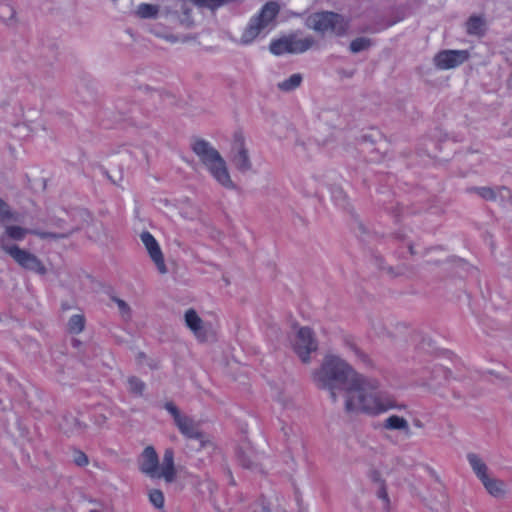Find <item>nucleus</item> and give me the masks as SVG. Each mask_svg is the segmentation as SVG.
Segmentation results:
<instances>
[{
    "instance_id": "obj_1",
    "label": "nucleus",
    "mask_w": 512,
    "mask_h": 512,
    "mask_svg": "<svg viewBox=\"0 0 512 512\" xmlns=\"http://www.w3.org/2000/svg\"><path fill=\"white\" fill-rule=\"evenodd\" d=\"M315 385L329 393L333 402L340 395L345 398L347 413L378 415L389 409H406L384 399L377 391L378 383L358 374L345 360L336 355H326L318 369L312 374Z\"/></svg>"
},
{
    "instance_id": "obj_2",
    "label": "nucleus",
    "mask_w": 512,
    "mask_h": 512,
    "mask_svg": "<svg viewBox=\"0 0 512 512\" xmlns=\"http://www.w3.org/2000/svg\"><path fill=\"white\" fill-rule=\"evenodd\" d=\"M191 149L220 185L227 189L236 187L230 177L225 160L208 141L195 139L191 144Z\"/></svg>"
},
{
    "instance_id": "obj_3",
    "label": "nucleus",
    "mask_w": 512,
    "mask_h": 512,
    "mask_svg": "<svg viewBox=\"0 0 512 512\" xmlns=\"http://www.w3.org/2000/svg\"><path fill=\"white\" fill-rule=\"evenodd\" d=\"M306 25L319 33H332L343 35L347 29L344 18L333 12H318L310 15L306 19Z\"/></svg>"
},
{
    "instance_id": "obj_4",
    "label": "nucleus",
    "mask_w": 512,
    "mask_h": 512,
    "mask_svg": "<svg viewBox=\"0 0 512 512\" xmlns=\"http://www.w3.org/2000/svg\"><path fill=\"white\" fill-rule=\"evenodd\" d=\"M0 247L22 268L36 272L40 275H44L47 272L42 261L36 255L25 249H21L17 245L7 243L6 236H0Z\"/></svg>"
},
{
    "instance_id": "obj_5",
    "label": "nucleus",
    "mask_w": 512,
    "mask_h": 512,
    "mask_svg": "<svg viewBox=\"0 0 512 512\" xmlns=\"http://www.w3.org/2000/svg\"><path fill=\"white\" fill-rule=\"evenodd\" d=\"M313 37L298 38L296 34L284 36L270 43V52L274 55L304 53L315 45Z\"/></svg>"
},
{
    "instance_id": "obj_6",
    "label": "nucleus",
    "mask_w": 512,
    "mask_h": 512,
    "mask_svg": "<svg viewBox=\"0 0 512 512\" xmlns=\"http://www.w3.org/2000/svg\"><path fill=\"white\" fill-rule=\"evenodd\" d=\"M165 409L173 416L174 423L179 431L190 439H197L201 442V446L205 445L204 435L199 430L196 422L190 417L180 413L179 409L173 402H167Z\"/></svg>"
},
{
    "instance_id": "obj_7",
    "label": "nucleus",
    "mask_w": 512,
    "mask_h": 512,
    "mask_svg": "<svg viewBox=\"0 0 512 512\" xmlns=\"http://www.w3.org/2000/svg\"><path fill=\"white\" fill-rule=\"evenodd\" d=\"M230 160L234 167L241 173H246L252 168L249 149L246 146L242 132H235L233 135Z\"/></svg>"
},
{
    "instance_id": "obj_8",
    "label": "nucleus",
    "mask_w": 512,
    "mask_h": 512,
    "mask_svg": "<svg viewBox=\"0 0 512 512\" xmlns=\"http://www.w3.org/2000/svg\"><path fill=\"white\" fill-rule=\"evenodd\" d=\"M293 347L302 362L308 363L310 361L309 355L316 352L318 349V342L313 331L308 327L300 328L297 332Z\"/></svg>"
},
{
    "instance_id": "obj_9",
    "label": "nucleus",
    "mask_w": 512,
    "mask_h": 512,
    "mask_svg": "<svg viewBox=\"0 0 512 512\" xmlns=\"http://www.w3.org/2000/svg\"><path fill=\"white\" fill-rule=\"evenodd\" d=\"M468 58L469 53L466 50H443L434 56L433 62L438 69L448 70L460 66Z\"/></svg>"
},
{
    "instance_id": "obj_10",
    "label": "nucleus",
    "mask_w": 512,
    "mask_h": 512,
    "mask_svg": "<svg viewBox=\"0 0 512 512\" xmlns=\"http://www.w3.org/2000/svg\"><path fill=\"white\" fill-rule=\"evenodd\" d=\"M140 239L158 271L161 274H166L168 270L164 261V256L154 236L151 233L144 231L140 234Z\"/></svg>"
},
{
    "instance_id": "obj_11",
    "label": "nucleus",
    "mask_w": 512,
    "mask_h": 512,
    "mask_svg": "<svg viewBox=\"0 0 512 512\" xmlns=\"http://www.w3.org/2000/svg\"><path fill=\"white\" fill-rule=\"evenodd\" d=\"M139 469L151 478H158L159 459L155 449L147 446L139 458Z\"/></svg>"
},
{
    "instance_id": "obj_12",
    "label": "nucleus",
    "mask_w": 512,
    "mask_h": 512,
    "mask_svg": "<svg viewBox=\"0 0 512 512\" xmlns=\"http://www.w3.org/2000/svg\"><path fill=\"white\" fill-rule=\"evenodd\" d=\"M185 323L200 341L207 340V330L203 326L202 319L195 310L189 309L185 313Z\"/></svg>"
},
{
    "instance_id": "obj_13",
    "label": "nucleus",
    "mask_w": 512,
    "mask_h": 512,
    "mask_svg": "<svg viewBox=\"0 0 512 512\" xmlns=\"http://www.w3.org/2000/svg\"><path fill=\"white\" fill-rule=\"evenodd\" d=\"M176 470L174 467V452L172 449H166L162 459V465L159 469L158 478H164L166 482L171 483L175 480Z\"/></svg>"
},
{
    "instance_id": "obj_14",
    "label": "nucleus",
    "mask_w": 512,
    "mask_h": 512,
    "mask_svg": "<svg viewBox=\"0 0 512 512\" xmlns=\"http://www.w3.org/2000/svg\"><path fill=\"white\" fill-rule=\"evenodd\" d=\"M382 427L388 431H399L402 432L406 437L412 435L409 423L407 419L398 415L388 416L382 423Z\"/></svg>"
},
{
    "instance_id": "obj_15",
    "label": "nucleus",
    "mask_w": 512,
    "mask_h": 512,
    "mask_svg": "<svg viewBox=\"0 0 512 512\" xmlns=\"http://www.w3.org/2000/svg\"><path fill=\"white\" fill-rule=\"evenodd\" d=\"M278 12V5L274 2H269L263 6L259 15L254 18L267 29L277 16Z\"/></svg>"
},
{
    "instance_id": "obj_16",
    "label": "nucleus",
    "mask_w": 512,
    "mask_h": 512,
    "mask_svg": "<svg viewBox=\"0 0 512 512\" xmlns=\"http://www.w3.org/2000/svg\"><path fill=\"white\" fill-rule=\"evenodd\" d=\"M265 29L266 28L264 27V25H262L259 21H257L253 17L251 19L250 23L248 24V26L246 27V29L244 30V32L241 36L240 42L245 45L250 44Z\"/></svg>"
},
{
    "instance_id": "obj_17",
    "label": "nucleus",
    "mask_w": 512,
    "mask_h": 512,
    "mask_svg": "<svg viewBox=\"0 0 512 512\" xmlns=\"http://www.w3.org/2000/svg\"><path fill=\"white\" fill-rule=\"evenodd\" d=\"M486 30V21L484 17L472 15L466 22V32L472 36H483Z\"/></svg>"
},
{
    "instance_id": "obj_18",
    "label": "nucleus",
    "mask_w": 512,
    "mask_h": 512,
    "mask_svg": "<svg viewBox=\"0 0 512 512\" xmlns=\"http://www.w3.org/2000/svg\"><path fill=\"white\" fill-rule=\"evenodd\" d=\"M60 425L66 434L82 433L87 427L85 423L72 415L64 416Z\"/></svg>"
},
{
    "instance_id": "obj_19",
    "label": "nucleus",
    "mask_w": 512,
    "mask_h": 512,
    "mask_svg": "<svg viewBox=\"0 0 512 512\" xmlns=\"http://www.w3.org/2000/svg\"><path fill=\"white\" fill-rule=\"evenodd\" d=\"M481 482L490 495L494 497H503L505 495V483L502 480L488 476Z\"/></svg>"
},
{
    "instance_id": "obj_20",
    "label": "nucleus",
    "mask_w": 512,
    "mask_h": 512,
    "mask_svg": "<svg viewBox=\"0 0 512 512\" xmlns=\"http://www.w3.org/2000/svg\"><path fill=\"white\" fill-rule=\"evenodd\" d=\"M468 462L472 467L474 473L482 481L485 477H488V467L484 461L475 453H469L467 455Z\"/></svg>"
},
{
    "instance_id": "obj_21",
    "label": "nucleus",
    "mask_w": 512,
    "mask_h": 512,
    "mask_svg": "<svg viewBox=\"0 0 512 512\" xmlns=\"http://www.w3.org/2000/svg\"><path fill=\"white\" fill-rule=\"evenodd\" d=\"M238 460L240 464L250 470H261L260 464L258 462V456L255 455L252 451H244L240 450L238 452Z\"/></svg>"
},
{
    "instance_id": "obj_22",
    "label": "nucleus",
    "mask_w": 512,
    "mask_h": 512,
    "mask_svg": "<svg viewBox=\"0 0 512 512\" xmlns=\"http://www.w3.org/2000/svg\"><path fill=\"white\" fill-rule=\"evenodd\" d=\"M27 234H31L30 229H25L20 226H7L5 228L4 234H2L1 236H6L7 243H9V239L17 241L23 240Z\"/></svg>"
},
{
    "instance_id": "obj_23",
    "label": "nucleus",
    "mask_w": 512,
    "mask_h": 512,
    "mask_svg": "<svg viewBox=\"0 0 512 512\" xmlns=\"http://www.w3.org/2000/svg\"><path fill=\"white\" fill-rule=\"evenodd\" d=\"M302 82V75L299 73L291 75L288 79L279 82L277 84V87L279 90L283 92H290L295 90L301 85Z\"/></svg>"
},
{
    "instance_id": "obj_24",
    "label": "nucleus",
    "mask_w": 512,
    "mask_h": 512,
    "mask_svg": "<svg viewBox=\"0 0 512 512\" xmlns=\"http://www.w3.org/2000/svg\"><path fill=\"white\" fill-rule=\"evenodd\" d=\"M75 231H76V229H71V230H68V231H65L62 233H53V232H43V231L31 229V234L36 235L41 239L57 240V239H66V238L70 237Z\"/></svg>"
},
{
    "instance_id": "obj_25",
    "label": "nucleus",
    "mask_w": 512,
    "mask_h": 512,
    "mask_svg": "<svg viewBox=\"0 0 512 512\" xmlns=\"http://www.w3.org/2000/svg\"><path fill=\"white\" fill-rule=\"evenodd\" d=\"M136 14L142 19L155 18L158 14V7L152 4L143 3L138 6Z\"/></svg>"
},
{
    "instance_id": "obj_26",
    "label": "nucleus",
    "mask_w": 512,
    "mask_h": 512,
    "mask_svg": "<svg viewBox=\"0 0 512 512\" xmlns=\"http://www.w3.org/2000/svg\"><path fill=\"white\" fill-rule=\"evenodd\" d=\"M85 319L82 315H73L68 321V330L72 334H79L83 331Z\"/></svg>"
},
{
    "instance_id": "obj_27",
    "label": "nucleus",
    "mask_w": 512,
    "mask_h": 512,
    "mask_svg": "<svg viewBox=\"0 0 512 512\" xmlns=\"http://www.w3.org/2000/svg\"><path fill=\"white\" fill-rule=\"evenodd\" d=\"M370 46H371L370 39L365 38V37H359V38L354 39L350 43V50L353 53H358V52H361L363 50H366Z\"/></svg>"
},
{
    "instance_id": "obj_28",
    "label": "nucleus",
    "mask_w": 512,
    "mask_h": 512,
    "mask_svg": "<svg viewBox=\"0 0 512 512\" xmlns=\"http://www.w3.org/2000/svg\"><path fill=\"white\" fill-rule=\"evenodd\" d=\"M469 191L478 194L485 200L492 201L496 199V192L490 187H472Z\"/></svg>"
},
{
    "instance_id": "obj_29",
    "label": "nucleus",
    "mask_w": 512,
    "mask_h": 512,
    "mask_svg": "<svg viewBox=\"0 0 512 512\" xmlns=\"http://www.w3.org/2000/svg\"><path fill=\"white\" fill-rule=\"evenodd\" d=\"M128 385L130 392L135 395L141 396L145 389V384L139 378L132 376L128 378Z\"/></svg>"
},
{
    "instance_id": "obj_30",
    "label": "nucleus",
    "mask_w": 512,
    "mask_h": 512,
    "mask_svg": "<svg viewBox=\"0 0 512 512\" xmlns=\"http://www.w3.org/2000/svg\"><path fill=\"white\" fill-rule=\"evenodd\" d=\"M276 400L284 409H289L294 406L293 397L285 391H279L276 395Z\"/></svg>"
},
{
    "instance_id": "obj_31",
    "label": "nucleus",
    "mask_w": 512,
    "mask_h": 512,
    "mask_svg": "<svg viewBox=\"0 0 512 512\" xmlns=\"http://www.w3.org/2000/svg\"><path fill=\"white\" fill-rule=\"evenodd\" d=\"M15 10L14 8L7 3H0V19L8 22L14 19Z\"/></svg>"
},
{
    "instance_id": "obj_32",
    "label": "nucleus",
    "mask_w": 512,
    "mask_h": 512,
    "mask_svg": "<svg viewBox=\"0 0 512 512\" xmlns=\"http://www.w3.org/2000/svg\"><path fill=\"white\" fill-rule=\"evenodd\" d=\"M149 499L156 508H162L164 505V495L162 491L158 489L151 490L149 492Z\"/></svg>"
},
{
    "instance_id": "obj_33",
    "label": "nucleus",
    "mask_w": 512,
    "mask_h": 512,
    "mask_svg": "<svg viewBox=\"0 0 512 512\" xmlns=\"http://www.w3.org/2000/svg\"><path fill=\"white\" fill-rule=\"evenodd\" d=\"M7 220L18 221V218L13 216L9 206L2 199H0V222Z\"/></svg>"
},
{
    "instance_id": "obj_34",
    "label": "nucleus",
    "mask_w": 512,
    "mask_h": 512,
    "mask_svg": "<svg viewBox=\"0 0 512 512\" xmlns=\"http://www.w3.org/2000/svg\"><path fill=\"white\" fill-rule=\"evenodd\" d=\"M73 463L79 467H85L89 463L88 456L80 450H74L72 455Z\"/></svg>"
},
{
    "instance_id": "obj_35",
    "label": "nucleus",
    "mask_w": 512,
    "mask_h": 512,
    "mask_svg": "<svg viewBox=\"0 0 512 512\" xmlns=\"http://www.w3.org/2000/svg\"><path fill=\"white\" fill-rule=\"evenodd\" d=\"M377 496L382 499L385 502H389L388 493L386 489L385 482H381L380 485H378L377 489Z\"/></svg>"
},
{
    "instance_id": "obj_36",
    "label": "nucleus",
    "mask_w": 512,
    "mask_h": 512,
    "mask_svg": "<svg viewBox=\"0 0 512 512\" xmlns=\"http://www.w3.org/2000/svg\"><path fill=\"white\" fill-rule=\"evenodd\" d=\"M115 302H116L120 312L123 315L129 316V314H130V307L128 306V304L124 300L119 299V298H116Z\"/></svg>"
},
{
    "instance_id": "obj_37",
    "label": "nucleus",
    "mask_w": 512,
    "mask_h": 512,
    "mask_svg": "<svg viewBox=\"0 0 512 512\" xmlns=\"http://www.w3.org/2000/svg\"><path fill=\"white\" fill-rule=\"evenodd\" d=\"M369 477L377 485H380L381 482H384V480L381 478L380 473L377 470H372L369 474Z\"/></svg>"
},
{
    "instance_id": "obj_38",
    "label": "nucleus",
    "mask_w": 512,
    "mask_h": 512,
    "mask_svg": "<svg viewBox=\"0 0 512 512\" xmlns=\"http://www.w3.org/2000/svg\"><path fill=\"white\" fill-rule=\"evenodd\" d=\"M334 198L336 201H339V200H343L345 201L346 199V195L344 194V192L341 190V189H337L334 191Z\"/></svg>"
},
{
    "instance_id": "obj_39",
    "label": "nucleus",
    "mask_w": 512,
    "mask_h": 512,
    "mask_svg": "<svg viewBox=\"0 0 512 512\" xmlns=\"http://www.w3.org/2000/svg\"><path fill=\"white\" fill-rule=\"evenodd\" d=\"M107 418L105 415H99L95 418V424L98 426H103L106 422Z\"/></svg>"
},
{
    "instance_id": "obj_40",
    "label": "nucleus",
    "mask_w": 512,
    "mask_h": 512,
    "mask_svg": "<svg viewBox=\"0 0 512 512\" xmlns=\"http://www.w3.org/2000/svg\"><path fill=\"white\" fill-rule=\"evenodd\" d=\"M258 505L261 507V512H270V509L264 499H261Z\"/></svg>"
},
{
    "instance_id": "obj_41",
    "label": "nucleus",
    "mask_w": 512,
    "mask_h": 512,
    "mask_svg": "<svg viewBox=\"0 0 512 512\" xmlns=\"http://www.w3.org/2000/svg\"><path fill=\"white\" fill-rule=\"evenodd\" d=\"M414 425H415L416 427H418V428H423V426H424V425H423V423H422L419 419H416V420L414 421Z\"/></svg>"
},
{
    "instance_id": "obj_42",
    "label": "nucleus",
    "mask_w": 512,
    "mask_h": 512,
    "mask_svg": "<svg viewBox=\"0 0 512 512\" xmlns=\"http://www.w3.org/2000/svg\"><path fill=\"white\" fill-rule=\"evenodd\" d=\"M163 98H165V99H170V98L174 99V96L171 93H169V92H165V93H163Z\"/></svg>"
},
{
    "instance_id": "obj_43",
    "label": "nucleus",
    "mask_w": 512,
    "mask_h": 512,
    "mask_svg": "<svg viewBox=\"0 0 512 512\" xmlns=\"http://www.w3.org/2000/svg\"><path fill=\"white\" fill-rule=\"evenodd\" d=\"M358 228L359 230H361L363 233H366L367 232V229L365 228L364 224L363 223H359L358 224Z\"/></svg>"
},
{
    "instance_id": "obj_44",
    "label": "nucleus",
    "mask_w": 512,
    "mask_h": 512,
    "mask_svg": "<svg viewBox=\"0 0 512 512\" xmlns=\"http://www.w3.org/2000/svg\"><path fill=\"white\" fill-rule=\"evenodd\" d=\"M409 251L412 255L415 254V251H414V248H413V245H409Z\"/></svg>"
},
{
    "instance_id": "obj_45",
    "label": "nucleus",
    "mask_w": 512,
    "mask_h": 512,
    "mask_svg": "<svg viewBox=\"0 0 512 512\" xmlns=\"http://www.w3.org/2000/svg\"><path fill=\"white\" fill-rule=\"evenodd\" d=\"M90 512H97L96 510H91Z\"/></svg>"
},
{
    "instance_id": "obj_46",
    "label": "nucleus",
    "mask_w": 512,
    "mask_h": 512,
    "mask_svg": "<svg viewBox=\"0 0 512 512\" xmlns=\"http://www.w3.org/2000/svg\"><path fill=\"white\" fill-rule=\"evenodd\" d=\"M254 512H257V510L255 509V511H254Z\"/></svg>"
}]
</instances>
